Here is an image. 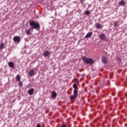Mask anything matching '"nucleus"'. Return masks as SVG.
<instances>
[{
	"mask_svg": "<svg viewBox=\"0 0 127 127\" xmlns=\"http://www.w3.org/2000/svg\"><path fill=\"white\" fill-rule=\"evenodd\" d=\"M20 78H21V76L19 75H17L16 76V81H18V82L20 81Z\"/></svg>",
	"mask_w": 127,
	"mask_h": 127,
	"instance_id": "nucleus-16",
	"label": "nucleus"
},
{
	"mask_svg": "<svg viewBox=\"0 0 127 127\" xmlns=\"http://www.w3.org/2000/svg\"><path fill=\"white\" fill-rule=\"evenodd\" d=\"M99 39L102 40V41H105L106 40V35L104 33H101L99 35Z\"/></svg>",
	"mask_w": 127,
	"mask_h": 127,
	"instance_id": "nucleus-5",
	"label": "nucleus"
},
{
	"mask_svg": "<svg viewBox=\"0 0 127 127\" xmlns=\"http://www.w3.org/2000/svg\"><path fill=\"white\" fill-rule=\"evenodd\" d=\"M95 26L97 29H100V28H101V27H102V25H101V24H100V23H96L95 24Z\"/></svg>",
	"mask_w": 127,
	"mask_h": 127,
	"instance_id": "nucleus-14",
	"label": "nucleus"
},
{
	"mask_svg": "<svg viewBox=\"0 0 127 127\" xmlns=\"http://www.w3.org/2000/svg\"><path fill=\"white\" fill-rule=\"evenodd\" d=\"M31 30H32V28H30L29 29L26 30H25V32H26V34L27 35H31V32L30 31H31Z\"/></svg>",
	"mask_w": 127,
	"mask_h": 127,
	"instance_id": "nucleus-9",
	"label": "nucleus"
},
{
	"mask_svg": "<svg viewBox=\"0 0 127 127\" xmlns=\"http://www.w3.org/2000/svg\"><path fill=\"white\" fill-rule=\"evenodd\" d=\"M4 47V43H2L0 45V49H3Z\"/></svg>",
	"mask_w": 127,
	"mask_h": 127,
	"instance_id": "nucleus-19",
	"label": "nucleus"
},
{
	"mask_svg": "<svg viewBox=\"0 0 127 127\" xmlns=\"http://www.w3.org/2000/svg\"><path fill=\"white\" fill-rule=\"evenodd\" d=\"M28 74L29 76H30V77H32V76H34V75L35 74V72H34V70H33V69H31L29 71Z\"/></svg>",
	"mask_w": 127,
	"mask_h": 127,
	"instance_id": "nucleus-8",
	"label": "nucleus"
},
{
	"mask_svg": "<svg viewBox=\"0 0 127 127\" xmlns=\"http://www.w3.org/2000/svg\"><path fill=\"white\" fill-rule=\"evenodd\" d=\"M78 89H74L73 95L70 97V100H75L78 97Z\"/></svg>",
	"mask_w": 127,
	"mask_h": 127,
	"instance_id": "nucleus-3",
	"label": "nucleus"
},
{
	"mask_svg": "<svg viewBox=\"0 0 127 127\" xmlns=\"http://www.w3.org/2000/svg\"><path fill=\"white\" fill-rule=\"evenodd\" d=\"M37 127H41V125L39 124H37Z\"/></svg>",
	"mask_w": 127,
	"mask_h": 127,
	"instance_id": "nucleus-24",
	"label": "nucleus"
},
{
	"mask_svg": "<svg viewBox=\"0 0 127 127\" xmlns=\"http://www.w3.org/2000/svg\"><path fill=\"white\" fill-rule=\"evenodd\" d=\"M28 93L29 94V95H33V93H34V88H31L30 89L28 90Z\"/></svg>",
	"mask_w": 127,
	"mask_h": 127,
	"instance_id": "nucleus-10",
	"label": "nucleus"
},
{
	"mask_svg": "<svg viewBox=\"0 0 127 127\" xmlns=\"http://www.w3.org/2000/svg\"><path fill=\"white\" fill-rule=\"evenodd\" d=\"M85 14H86V15H89L90 14V11L86 10L84 12Z\"/></svg>",
	"mask_w": 127,
	"mask_h": 127,
	"instance_id": "nucleus-20",
	"label": "nucleus"
},
{
	"mask_svg": "<svg viewBox=\"0 0 127 127\" xmlns=\"http://www.w3.org/2000/svg\"><path fill=\"white\" fill-rule=\"evenodd\" d=\"M51 97L55 98H56V97H57V93H56V92L52 91Z\"/></svg>",
	"mask_w": 127,
	"mask_h": 127,
	"instance_id": "nucleus-12",
	"label": "nucleus"
},
{
	"mask_svg": "<svg viewBox=\"0 0 127 127\" xmlns=\"http://www.w3.org/2000/svg\"><path fill=\"white\" fill-rule=\"evenodd\" d=\"M49 54H50V52H49V51H44L43 53V55L44 57H47L48 56H49Z\"/></svg>",
	"mask_w": 127,
	"mask_h": 127,
	"instance_id": "nucleus-7",
	"label": "nucleus"
},
{
	"mask_svg": "<svg viewBox=\"0 0 127 127\" xmlns=\"http://www.w3.org/2000/svg\"><path fill=\"white\" fill-rule=\"evenodd\" d=\"M73 88L74 89V90H78V85L77 84H74L73 85Z\"/></svg>",
	"mask_w": 127,
	"mask_h": 127,
	"instance_id": "nucleus-18",
	"label": "nucleus"
},
{
	"mask_svg": "<svg viewBox=\"0 0 127 127\" xmlns=\"http://www.w3.org/2000/svg\"><path fill=\"white\" fill-rule=\"evenodd\" d=\"M13 41L14 42H17V43H19L20 41V37L18 36H15L13 38Z\"/></svg>",
	"mask_w": 127,
	"mask_h": 127,
	"instance_id": "nucleus-4",
	"label": "nucleus"
},
{
	"mask_svg": "<svg viewBox=\"0 0 127 127\" xmlns=\"http://www.w3.org/2000/svg\"><path fill=\"white\" fill-rule=\"evenodd\" d=\"M117 25H118V22H117V21H115L114 23V27H116Z\"/></svg>",
	"mask_w": 127,
	"mask_h": 127,
	"instance_id": "nucleus-21",
	"label": "nucleus"
},
{
	"mask_svg": "<svg viewBox=\"0 0 127 127\" xmlns=\"http://www.w3.org/2000/svg\"><path fill=\"white\" fill-rule=\"evenodd\" d=\"M101 61L102 63H104V64H107L108 62V58L106 57H103L101 59Z\"/></svg>",
	"mask_w": 127,
	"mask_h": 127,
	"instance_id": "nucleus-6",
	"label": "nucleus"
},
{
	"mask_svg": "<svg viewBox=\"0 0 127 127\" xmlns=\"http://www.w3.org/2000/svg\"><path fill=\"white\" fill-rule=\"evenodd\" d=\"M83 61L84 62H85L86 64H94L95 63V61H94L93 59H90V58H83L82 59Z\"/></svg>",
	"mask_w": 127,
	"mask_h": 127,
	"instance_id": "nucleus-2",
	"label": "nucleus"
},
{
	"mask_svg": "<svg viewBox=\"0 0 127 127\" xmlns=\"http://www.w3.org/2000/svg\"><path fill=\"white\" fill-rule=\"evenodd\" d=\"M18 85L19 87V88H21V87H22V86H23V83H22V82L21 81H19V82L18 83Z\"/></svg>",
	"mask_w": 127,
	"mask_h": 127,
	"instance_id": "nucleus-17",
	"label": "nucleus"
},
{
	"mask_svg": "<svg viewBox=\"0 0 127 127\" xmlns=\"http://www.w3.org/2000/svg\"><path fill=\"white\" fill-rule=\"evenodd\" d=\"M29 25L33 30L34 29H36V30L37 31L40 30V24H39V23L35 22V21L33 20H31L29 21Z\"/></svg>",
	"mask_w": 127,
	"mask_h": 127,
	"instance_id": "nucleus-1",
	"label": "nucleus"
},
{
	"mask_svg": "<svg viewBox=\"0 0 127 127\" xmlns=\"http://www.w3.org/2000/svg\"><path fill=\"white\" fill-rule=\"evenodd\" d=\"M8 66L10 68H13L14 67V64L13 63V62H9L8 63Z\"/></svg>",
	"mask_w": 127,
	"mask_h": 127,
	"instance_id": "nucleus-13",
	"label": "nucleus"
},
{
	"mask_svg": "<svg viewBox=\"0 0 127 127\" xmlns=\"http://www.w3.org/2000/svg\"><path fill=\"white\" fill-rule=\"evenodd\" d=\"M117 61L119 62V63H120V62H121V58H118L117 59Z\"/></svg>",
	"mask_w": 127,
	"mask_h": 127,
	"instance_id": "nucleus-22",
	"label": "nucleus"
},
{
	"mask_svg": "<svg viewBox=\"0 0 127 127\" xmlns=\"http://www.w3.org/2000/svg\"><path fill=\"white\" fill-rule=\"evenodd\" d=\"M119 5H126V3H125V1H124L123 0H121L119 2Z\"/></svg>",
	"mask_w": 127,
	"mask_h": 127,
	"instance_id": "nucleus-15",
	"label": "nucleus"
},
{
	"mask_svg": "<svg viewBox=\"0 0 127 127\" xmlns=\"http://www.w3.org/2000/svg\"><path fill=\"white\" fill-rule=\"evenodd\" d=\"M62 127H67L66 124H63Z\"/></svg>",
	"mask_w": 127,
	"mask_h": 127,
	"instance_id": "nucleus-23",
	"label": "nucleus"
},
{
	"mask_svg": "<svg viewBox=\"0 0 127 127\" xmlns=\"http://www.w3.org/2000/svg\"><path fill=\"white\" fill-rule=\"evenodd\" d=\"M93 35V32H90L86 34L85 36V38H89V37H91Z\"/></svg>",
	"mask_w": 127,
	"mask_h": 127,
	"instance_id": "nucleus-11",
	"label": "nucleus"
}]
</instances>
